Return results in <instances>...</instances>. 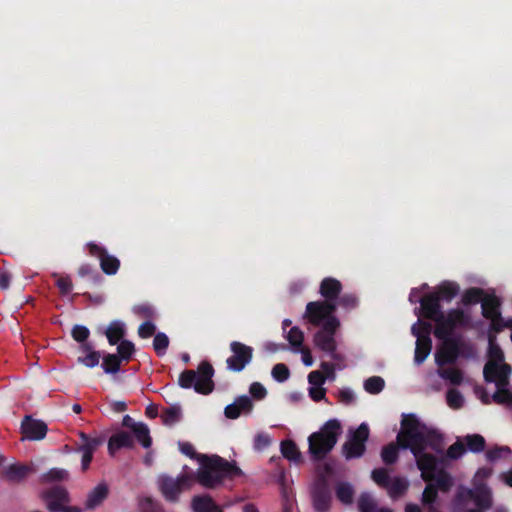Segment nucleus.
Listing matches in <instances>:
<instances>
[{
	"label": "nucleus",
	"instance_id": "56",
	"mask_svg": "<svg viewBox=\"0 0 512 512\" xmlns=\"http://www.w3.org/2000/svg\"><path fill=\"white\" fill-rule=\"evenodd\" d=\"M466 451L465 445L461 441H456L446 451V456L449 459H459Z\"/></svg>",
	"mask_w": 512,
	"mask_h": 512
},
{
	"label": "nucleus",
	"instance_id": "10",
	"mask_svg": "<svg viewBox=\"0 0 512 512\" xmlns=\"http://www.w3.org/2000/svg\"><path fill=\"white\" fill-rule=\"evenodd\" d=\"M443 341L441 347L435 355V362L439 367L454 364L460 356V340L448 336L447 338H439Z\"/></svg>",
	"mask_w": 512,
	"mask_h": 512
},
{
	"label": "nucleus",
	"instance_id": "62",
	"mask_svg": "<svg viewBox=\"0 0 512 512\" xmlns=\"http://www.w3.org/2000/svg\"><path fill=\"white\" fill-rule=\"evenodd\" d=\"M179 445V450L181 451V453H183L184 455L190 457L191 459H198L199 462L201 463V456L203 454H197L195 452V449L193 447V445L189 442H179L178 443Z\"/></svg>",
	"mask_w": 512,
	"mask_h": 512
},
{
	"label": "nucleus",
	"instance_id": "12",
	"mask_svg": "<svg viewBox=\"0 0 512 512\" xmlns=\"http://www.w3.org/2000/svg\"><path fill=\"white\" fill-rule=\"evenodd\" d=\"M79 438L81 439V444L76 451L82 453L81 468L82 471H86L92 462L94 452L103 443V438L90 437L84 432L79 433Z\"/></svg>",
	"mask_w": 512,
	"mask_h": 512
},
{
	"label": "nucleus",
	"instance_id": "22",
	"mask_svg": "<svg viewBox=\"0 0 512 512\" xmlns=\"http://www.w3.org/2000/svg\"><path fill=\"white\" fill-rule=\"evenodd\" d=\"M427 483L434 484L435 489L443 493L449 492L454 485L451 474L443 468H440L435 472L433 477Z\"/></svg>",
	"mask_w": 512,
	"mask_h": 512
},
{
	"label": "nucleus",
	"instance_id": "64",
	"mask_svg": "<svg viewBox=\"0 0 512 512\" xmlns=\"http://www.w3.org/2000/svg\"><path fill=\"white\" fill-rule=\"evenodd\" d=\"M271 443V439L267 434L258 433L254 438V448L261 451L267 448Z\"/></svg>",
	"mask_w": 512,
	"mask_h": 512
},
{
	"label": "nucleus",
	"instance_id": "54",
	"mask_svg": "<svg viewBox=\"0 0 512 512\" xmlns=\"http://www.w3.org/2000/svg\"><path fill=\"white\" fill-rule=\"evenodd\" d=\"M271 373L273 378L278 382H284L290 376L289 368L283 363L274 365Z\"/></svg>",
	"mask_w": 512,
	"mask_h": 512
},
{
	"label": "nucleus",
	"instance_id": "30",
	"mask_svg": "<svg viewBox=\"0 0 512 512\" xmlns=\"http://www.w3.org/2000/svg\"><path fill=\"white\" fill-rule=\"evenodd\" d=\"M217 506L209 495L194 496L191 502L193 512H211Z\"/></svg>",
	"mask_w": 512,
	"mask_h": 512
},
{
	"label": "nucleus",
	"instance_id": "3",
	"mask_svg": "<svg viewBox=\"0 0 512 512\" xmlns=\"http://www.w3.org/2000/svg\"><path fill=\"white\" fill-rule=\"evenodd\" d=\"M342 433V425L338 419L325 422L319 431L308 437V453L313 462L324 460L335 447Z\"/></svg>",
	"mask_w": 512,
	"mask_h": 512
},
{
	"label": "nucleus",
	"instance_id": "63",
	"mask_svg": "<svg viewBox=\"0 0 512 512\" xmlns=\"http://www.w3.org/2000/svg\"><path fill=\"white\" fill-rule=\"evenodd\" d=\"M142 512H164L162 507L151 498H145L140 503Z\"/></svg>",
	"mask_w": 512,
	"mask_h": 512
},
{
	"label": "nucleus",
	"instance_id": "23",
	"mask_svg": "<svg viewBox=\"0 0 512 512\" xmlns=\"http://www.w3.org/2000/svg\"><path fill=\"white\" fill-rule=\"evenodd\" d=\"M133 446V438L126 431H120L112 435L108 441V451L111 455H113L116 450L121 448H132Z\"/></svg>",
	"mask_w": 512,
	"mask_h": 512
},
{
	"label": "nucleus",
	"instance_id": "1",
	"mask_svg": "<svg viewBox=\"0 0 512 512\" xmlns=\"http://www.w3.org/2000/svg\"><path fill=\"white\" fill-rule=\"evenodd\" d=\"M201 466L196 473H181L176 478L163 474L158 477V487L166 501L176 503L182 492L192 488L195 482L207 489H215L225 479L233 480L243 475L235 462L218 455H202Z\"/></svg>",
	"mask_w": 512,
	"mask_h": 512
},
{
	"label": "nucleus",
	"instance_id": "58",
	"mask_svg": "<svg viewBox=\"0 0 512 512\" xmlns=\"http://www.w3.org/2000/svg\"><path fill=\"white\" fill-rule=\"evenodd\" d=\"M511 452L508 446H496L486 452V458L489 461H496L503 457L505 454H509Z\"/></svg>",
	"mask_w": 512,
	"mask_h": 512
},
{
	"label": "nucleus",
	"instance_id": "13",
	"mask_svg": "<svg viewBox=\"0 0 512 512\" xmlns=\"http://www.w3.org/2000/svg\"><path fill=\"white\" fill-rule=\"evenodd\" d=\"M331 491L325 477H321L312 490L313 507L317 512H328L331 505Z\"/></svg>",
	"mask_w": 512,
	"mask_h": 512
},
{
	"label": "nucleus",
	"instance_id": "31",
	"mask_svg": "<svg viewBox=\"0 0 512 512\" xmlns=\"http://www.w3.org/2000/svg\"><path fill=\"white\" fill-rule=\"evenodd\" d=\"M408 482L400 477H395L393 480L390 479V484L386 489L391 498L396 499L402 496L408 489Z\"/></svg>",
	"mask_w": 512,
	"mask_h": 512
},
{
	"label": "nucleus",
	"instance_id": "32",
	"mask_svg": "<svg viewBox=\"0 0 512 512\" xmlns=\"http://www.w3.org/2000/svg\"><path fill=\"white\" fill-rule=\"evenodd\" d=\"M133 433H134L137 441L144 448L151 447L152 439L150 437L149 428L146 424H144L142 422H138L137 425L133 427Z\"/></svg>",
	"mask_w": 512,
	"mask_h": 512
},
{
	"label": "nucleus",
	"instance_id": "29",
	"mask_svg": "<svg viewBox=\"0 0 512 512\" xmlns=\"http://www.w3.org/2000/svg\"><path fill=\"white\" fill-rule=\"evenodd\" d=\"M336 498L343 505H351L354 499V488L349 482L341 481L335 486Z\"/></svg>",
	"mask_w": 512,
	"mask_h": 512
},
{
	"label": "nucleus",
	"instance_id": "39",
	"mask_svg": "<svg viewBox=\"0 0 512 512\" xmlns=\"http://www.w3.org/2000/svg\"><path fill=\"white\" fill-rule=\"evenodd\" d=\"M385 386V381L380 376H372L365 380L364 389L370 394L380 393Z\"/></svg>",
	"mask_w": 512,
	"mask_h": 512
},
{
	"label": "nucleus",
	"instance_id": "4",
	"mask_svg": "<svg viewBox=\"0 0 512 512\" xmlns=\"http://www.w3.org/2000/svg\"><path fill=\"white\" fill-rule=\"evenodd\" d=\"M214 368L208 361H202L197 370H184L178 378L183 389L194 388L195 392L208 395L214 390Z\"/></svg>",
	"mask_w": 512,
	"mask_h": 512
},
{
	"label": "nucleus",
	"instance_id": "27",
	"mask_svg": "<svg viewBox=\"0 0 512 512\" xmlns=\"http://www.w3.org/2000/svg\"><path fill=\"white\" fill-rule=\"evenodd\" d=\"M126 334L125 325L121 321H112L106 331L105 335L110 345H116L122 340Z\"/></svg>",
	"mask_w": 512,
	"mask_h": 512
},
{
	"label": "nucleus",
	"instance_id": "26",
	"mask_svg": "<svg viewBox=\"0 0 512 512\" xmlns=\"http://www.w3.org/2000/svg\"><path fill=\"white\" fill-rule=\"evenodd\" d=\"M280 450L283 457L287 460L295 464L303 462L302 454L293 440L286 439L281 441Z\"/></svg>",
	"mask_w": 512,
	"mask_h": 512
},
{
	"label": "nucleus",
	"instance_id": "46",
	"mask_svg": "<svg viewBox=\"0 0 512 512\" xmlns=\"http://www.w3.org/2000/svg\"><path fill=\"white\" fill-rule=\"evenodd\" d=\"M372 480L380 487L386 488L390 484V476L385 468H376L371 473Z\"/></svg>",
	"mask_w": 512,
	"mask_h": 512
},
{
	"label": "nucleus",
	"instance_id": "59",
	"mask_svg": "<svg viewBox=\"0 0 512 512\" xmlns=\"http://www.w3.org/2000/svg\"><path fill=\"white\" fill-rule=\"evenodd\" d=\"M156 326L151 321L142 323L138 328V335L142 339H147L155 335Z\"/></svg>",
	"mask_w": 512,
	"mask_h": 512
},
{
	"label": "nucleus",
	"instance_id": "37",
	"mask_svg": "<svg viewBox=\"0 0 512 512\" xmlns=\"http://www.w3.org/2000/svg\"><path fill=\"white\" fill-rule=\"evenodd\" d=\"M116 354L122 361L128 363L135 353V345L129 340H122L118 343Z\"/></svg>",
	"mask_w": 512,
	"mask_h": 512
},
{
	"label": "nucleus",
	"instance_id": "43",
	"mask_svg": "<svg viewBox=\"0 0 512 512\" xmlns=\"http://www.w3.org/2000/svg\"><path fill=\"white\" fill-rule=\"evenodd\" d=\"M162 421L166 425H173L181 419V409L178 406H171L164 410L161 415Z\"/></svg>",
	"mask_w": 512,
	"mask_h": 512
},
{
	"label": "nucleus",
	"instance_id": "45",
	"mask_svg": "<svg viewBox=\"0 0 512 512\" xmlns=\"http://www.w3.org/2000/svg\"><path fill=\"white\" fill-rule=\"evenodd\" d=\"M438 498V490L435 489L434 484L426 485L423 493H422V503L423 505L429 507L435 506V502Z\"/></svg>",
	"mask_w": 512,
	"mask_h": 512
},
{
	"label": "nucleus",
	"instance_id": "35",
	"mask_svg": "<svg viewBox=\"0 0 512 512\" xmlns=\"http://www.w3.org/2000/svg\"><path fill=\"white\" fill-rule=\"evenodd\" d=\"M397 444H399L397 442ZM399 445L390 443L382 448L381 458L386 465H393L397 462L399 457Z\"/></svg>",
	"mask_w": 512,
	"mask_h": 512
},
{
	"label": "nucleus",
	"instance_id": "33",
	"mask_svg": "<svg viewBox=\"0 0 512 512\" xmlns=\"http://www.w3.org/2000/svg\"><path fill=\"white\" fill-rule=\"evenodd\" d=\"M439 376L444 380L449 381L452 385L458 386L463 382V373L460 369L449 367L442 368L439 370Z\"/></svg>",
	"mask_w": 512,
	"mask_h": 512
},
{
	"label": "nucleus",
	"instance_id": "25",
	"mask_svg": "<svg viewBox=\"0 0 512 512\" xmlns=\"http://www.w3.org/2000/svg\"><path fill=\"white\" fill-rule=\"evenodd\" d=\"M424 333L426 336L416 339L414 362L417 365L422 364L426 360L432 349L431 337H427V331Z\"/></svg>",
	"mask_w": 512,
	"mask_h": 512
},
{
	"label": "nucleus",
	"instance_id": "57",
	"mask_svg": "<svg viewBox=\"0 0 512 512\" xmlns=\"http://www.w3.org/2000/svg\"><path fill=\"white\" fill-rule=\"evenodd\" d=\"M71 335L76 342L83 343L88 339L90 331L86 326L75 325L72 328Z\"/></svg>",
	"mask_w": 512,
	"mask_h": 512
},
{
	"label": "nucleus",
	"instance_id": "7",
	"mask_svg": "<svg viewBox=\"0 0 512 512\" xmlns=\"http://www.w3.org/2000/svg\"><path fill=\"white\" fill-rule=\"evenodd\" d=\"M369 434L368 425L361 423L351 437L342 445V454L346 460L358 459L364 455Z\"/></svg>",
	"mask_w": 512,
	"mask_h": 512
},
{
	"label": "nucleus",
	"instance_id": "11",
	"mask_svg": "<svg viewBox=\"0 0 512 512\" xmlns=\"http://www.w3.org/2000/svg\"><path fill=\"white\" fill-rule=\"evenodd\" d=\"M89 254L99 259L101 270L107 275H115L120 268V261L117 257L108 253V251L93 242L87 245Z\"/></svg>",
	"mask_w": 512,
	"mask_h": 512
},
{
	"label": "nucleus",
	"instance_id": "24",
	"mask_svg": "<svg viewBox=\"0 0 512 512\" xmlns=\"http://www.w3.org/2000/svg\"><path fill=\"white\" fill-rule=\"evenodd\" d=\"M500 302L495 295L486 296L481 302L482 315L486 319L496 320L500 318Z\"/></svg>",
	"mask_w": 512,
	"mask_h": 512
},
{
	"label": "nucleus",
	"instance_id": "41",
	"mask_svg": "<svg viewBox=\"0 0 512 512\" xmlns=\"http://www.w3.org/2000/svg\"><path fill=\"white\" fill-rule=\"evenodd\" d=\"M376 501L368 492H362L358 499L359 512H374L376 509Z\"/></svg>",
	"mask_w": 512,
	"mask_h": 512
},
{
	"label": "nucleus",
	"instance_id": "61",
	"mask_svg": "<svg viewBox=\"0 0 512 512\" xmlns=\"http://www.w3.org/2000/svg\"><path fill=\"white\" fill-rule=\"evenodd\" d=\"M249 392L255 400H262L267 395L266 388L260 382H253L249 387Z\"/></svg>",
	"mask_w": 512,
	"mask_h": 512
},
{
	"label": "nucleus",
	"instance_id": "49",
	"mask_svg": "<svg viewBox=\"0 0 512 512\" xmlns=\"http://www.w3.org/2000/svg\"><path fill=\"white\" fill-rule=\"evenodd\" d=\"M78 274L81 277H89L95 283H100L102 276L100 273L90 264H82L78 269Z\"/></svg>",
	"mask_w": 512,
	"mask_h": 512
},
{
	"label": "nucleus",
	"instance_id": "38",
	"mask_svg": "<svg viewBox=\"0 0 512 512\" xmlns=\"http://www.w3.org/2000/svg\"><path fill=\"white\" fill-rule=\"evenodd\" d=\"M484 298V291L481 288L472 287L467 289L462 295V303L464 305L477 304L482 302Z\"/></svg>",
	"mask_w": 512,
	"mask_h": 512
},
{
	"label": "nucleus",
	"instance_id": "6",
	"mask_svg": "<svg viewBox=\"0 0 512 512\" xmlns=\"http://www.w3.org/2000/svg\"><path fill=\"white\" fill-rule=\"evenodd\" d=\"M470 317L459 308L451 309L447 314H442L436 323L434 335L436 338H447L457 327H466L469 325Z\"/></svg>",
	"mask_w": 512,
	"mask_h": 512
},
{
	"label": "nucleus",
	"instance_id": "9",
	"mask_svg": "<svg viewBox=\"0 0 512 512\" xmlns=\"http://www.w3.org/2000/svg\"><path fill=\"white\" fill-rule=\"evenodd\" d=\"M231 355L226 359L227 369L239 373L243 371L253 359V348L240 341H232L229 345Z\"/></svg>",
	"mask_w": 512,
	"mask_h": 512
},
{
	"label": "nucleus",
	"instance_id": "19",
	"mask_svg": "<svg viewBox=\"0 0 512 512\" xmlns=\"http://www.w3.org/2000/svg\"><path fill=\"white\" fill-rule=\"evenodd\" d=\"M467 495L474 501L477 506L476 509L486 511L492 507V493L486 485H480L474 489H468Z\"/></svg>",
	"mask_w": 512,
	"mask_h": 512
},
{
	"label": "nucleus",
	"instance_id": "60",
	"mask_svg": "<svg viewBox=\"0 0 512 512\" xmlns=\"http://www.w3.org/2000/svg\"><path fill=\"white\" fill-rule=\"evenodd\" d=\"M488 355L490 360L492 362L501 363L504 360V354L501 348L493 343L492 341L489 342V349H488Z\"/></svg>",
	"mask_w": 512,
	"mask_h": 512
},
{
	"label": "nucleus",
	"instance_id": "53",
	"mask_svg": "<svg viewBox=\"0 0 512 512\" xmlns=\"http://www.w3.org/2000/svg\"><path fill=\"white\" fill-rule=\"evenodd\" d=\"M427 330V337H430L431 331H432V325L429 322H423L421 320H418L417 323H415L411 328V333L419 339V337H424Z\"/></svg>",
	"mask_w": 512,
	"mask_h": 512
},
{
	"label": "nucleus",
	"instance_id": "48",
	"mask_svg": "<svg viewBox=\"0 0 512 512\" xmlns=\"http://www.w3.org/2000/svg\"><path fill=\"white\" fill-rule=\"evenodd\" d=\"M69 477L67 470L63 468H52L44 474L43 478L47 482L64 481Z\"/></svg>",
	"mask_w": 512,
	"mask_h": 512
},
{
	"label": "nucleus",
	"instance_id": "52",
	"mask_svg": "<svg viewBox=\"0 0 512 512\" xmlns=\"http://www.w3.org/2000/svg\"><path fill=\"white\" fill-rule=\"evenodd\" d=\"M497 387V391L492 396L493 401L497 404H512V393L503 388L504 386Z\"/></svg>",
	"mask_w": 512,
	"mask_h": 512
},
{
	"label": "nucleus",
	"instance_id": "17",
	"mask_svg": "<svg viewBox=\"0 0 512 512\" xmlns=\"http://www.w3.org/2000/svg\"><path fill=\"white\" fill-rule=\"evenodd\" d=\"M422 315L435 322H438L440 316L443 314L442 306L439 297L436 294L430 293L420 299Z\"/></svg>",
	"mask_w": 512,
	"mask_h": 512
},
{
	"label": "nucleus",
	"instance_id": "14",
	"mask_svg": "<svg viewBox=\"0 0 512 512\" xmlns=\"http://www.w3.org/2000/svg\"><path fill=\"white\" fill-rule=\"evenodd\" d=\"M42 499L50 512H59L70 501L68 491L62 486H53L44 491Z\"/></svg>",
	"mask_w": 512,
	"mask_h": 512
},
{
	"label": "nucleus",
	"instance_id": "55",
	"mask_svg": "<svg viewBox=\"0 0 512 512\" xmlns=\"http://www.w3.org/2000/svg\"><path fill=\"white\" fill-rule=\"evenodd\" d=\"M101 354L99 351H90L83 357L78 358V362L88 368L96 367L99 364Z\"/></svg>",
	"mask_w": 512,
	"mask_h": 512
},
{
	"label": "nucleus",
	"instance_id": "2",
	"mask_svg": "<svg viewBox=\"0 0 512 512\" xmlns=\"http://www.w3.org/2000/svg\"><path fill=\"white\" fill-rule=\"evenodd\" d=\"M400 448L409 449L414 455L421 478L429 482L437 472L438 464L442 462L436 456L425 452L430 446L437 453L442 452L441 436L426 425L422 424L414 414L403 415L401 431L397 435Z\"/></svg>",
	"mask_w": 512,
	"mask_h": 512
},
{
	"label": "nucleus",
	"instance_id": "28",
	"mask_svg": "<svg viewBox=\"0 0 512 512\" xmlns=\"http://www.w3.org/2000/svg\"><path fill=\"white\" fill-rule=\"evenodd\" d=\"M460 287L455 282L444 281L437 290L433 292L439 297V301L451 302L454 297L459 293Z\"/></svg>",
	"mask_w": 512,
	"mask_h": 512
},
{
	"label": "nucleus",
	"instance_id": "5",
	"mask_svg": "<svg viewBox=\"0 0 512 512\" xmlns=\"http://www.w3.org/2000/svg\"><path fill=\"white\" fill-rule=\"evenodd\" d=\"M340 327L338 318H331L330 321L323 323L322 327L314 335V344L321 351L327 353L333 360H341V355L337 353V342L335 334Z\"/></svg>",
	"mask_w": 512,
	"mask_h": 512
},
{
	"label": "nucleus",
	"instance_id": "42",
	"mask_svg": "<svg viewBox=\"0 0 512 512\" xmlns=\"http://www.w3.org/2000/svg\"><path fill=\"white\" fill-rule=\"evenodd\" d=\"M169 346V338L168 336L163 333L159 332L155 334L154 340H153V348L155 350V353L161 357L166 353V350Z\"/></svg>",
	"mask_w": 512,
	"mask_h": 512
},
{
	"label": "nucleus",
	"instance_id": "18",
	"mask_svg": "<svg viewBox=\"0 0 512 512\" xmlns=\"http://www.w3.org/2000/svg\"><path fill=\"white\" fill-rule=\"evenodd\" d=\"M32 467L24 464H10L0 472V477L10 484H19L32 473Z\"/></svg>",
	"mask_w": 512,
	"mask_h": 512
},
{
	"label": "nucleus",
	"instance_id": "34",
	"mask_svg": "<svg viewBox=\"0 0 512 512\" xmlns=\"http://www.w3.org/2000/svg\"><path fill=\"white\" fill-rule=\"evenodd\" d=\"M121 358H119L116 354H106L103 356V361L101 367L104 372L107 374H115L119 372L121 367Z\"/></svg>",
	"mask_w": 512,
	"mask_h": 512
},
{
	"label": "nucleus",
	"instance_id": "16",
	"mask_svg": "<svg viewBox=\"0 0 512 512\" xmlns=\"http://www.w3.org/2000/svg\"><path fill=\"white\" fill-rule=\"evenodd\" d=\"M253 402L247 395H241L235 398L234 402L227 405L224 409V415L228 419H237L241 414L248 415L253 410Z\"/></svg>",
	"mask_w": 512,
	"mask_h": 512
},
{
	"label": "nucleus",
	"instance_id": "20",
	"mask_svg": "<svg viewBox=\"0 0 512 512\" xmlns=\"http://www.w3.org/2000/svg\"><path fill=\"white\" fill-rule=\"evenodd\" d=\"M342 284L333 277L324 278L319 286V293L324 298L323 301L335 302L342 291Z\"/></svg>",
	"mask_w": 512,
	"mask_h": 512
},
{
	"label": "nucleus",
	"instance_id": "40",
	"mask_svg": "<svg viewBox=\"0 0 512 512\" xmlns=\"http://www.w3.org/2000/svg\"><path fill=\"white\" fill-rule=\"evenodd\" d=\"M336 301L337 302L335 303L337 306H340L347 311L353 310L358 306V298L353 293L340 294Z\"/></svg>",
	"mask_w": 512,
	"mask_h": 512
},
{
	"label": "nucleus",
	"instance_id": "51",
	"mask_svg": "<svg viewBox=\"0 0 512 512\" xmlns=\"http://www.w3.org/2000/svg\"><path fill=\"white\" fill-rule=\"evenodd\" d=\"M446 400L448 405L453 409L461 408L464 403V398L462 394L456 389H450L447 392Z\"/></svg>",
	"mask_w": 512,
	"mask_h": 512
},
{
	"label": "nucleus",
	"instance_id": "36",
	"mask_svg": "<svg viewBox=\"0 0 512 512\" xmlns=\"http://www.w3.org/2000/svg\"><path fill=\"white\" fill-rule=\"evenodd\" d=\"M467 449L474 453H480L485 449V439L480 434H471L465 437Z\"/></svg>",
	"mask_w": 512,
	"mask_h": 512
},
{
	"label": "nucleus",
	"instance_id": "50",
	"mask_svg": "<svg viewBox=\"0 0 512 512\" xmlns=\"http://www.w3.org/2000/svg\"><path fill=\"white\" fill-rule=\"evenodd\" d=\"M499 372V363L488 361L483 369V376L486 382H496Z\"/></svg>",
	"mask_w": 512,
	"mask_h": 512
},
{
	"label": "nucleus",
	"instance_id": "21",
	"mask_svg": "<svg viewBox=\"0 0 512 512\" xmlns=\"http://www.w3.org/2000/svg\"><path fill=\"white\" fill-rule=\"evenodd\" d=\"M109 488L108 485L104 482L99 483L96 487H94L87 495V499L85 502V509L94 510L99 507L104 500L108 497Z\"/></svg>",
	"mask_w": 512,
	"mask_h": 512
},
{
	"label": "nucleus",
	"instance_id": "47",
	"mask_svg": "<svg viewBox=\"0 0 512 512\" xmlns=\"http://www.w3.org/2000/svg\"><path fill=\"white\" fill-rule=\"evenodd\" d=\"M52 276L57 278L56 286L58 287L61 295H67L72 291L73 284L68 275L59 276L58 273H53Z\"/></svg>",
	"mask_w": 512,
	"mask_h": 512
},
{
	"label": "nucleus",
	"instance_id": "44",
	"mask_svg": "<svg viewBox=\"0 0 512 512\" xmlns=\"http://www.w3.org/2000/svg\"><path fill=\"white\" fill-rule=\"evenodd\" d=\"M290 345L295 349H299L302 347L304 341V334L302 330H300L297 326L292 327L286 336Z\"/></svg>",
	"mask_w": 512,
	"mask_h": 512
},
{
	"label": "nucleus",
	"instance_id": "15",
	"mask_svg": "<svg viewBox=\"0 0 512 512\" xmlns=\"http://www.w3.org/2000/svg\"><path fill=\"white\" fill-rule=\"evenodd\" d=\"M21 432L26 439L39 441L46 437L48 427L44 421L26 415L21 422Z\"/></svg>",
	"mask_w": 512,
	"mask_h": 512
},
{
	"label": "nucleus",
	"instance_id": "8",
	"mask_svg": "<svg viewBox=\"0 0 512 512\" xmlns=\"http://www.w3.org/2000/svg\"><path fill=\"white\" fill-rule=\"evenodd\" d=\"M337 305L330 301H311L306 305L304 318L313 326H322L323 323L337 318L335 312Z\"/></svg>",
	"mask_w": 512,
	"mask_h": 512
}]
</instances>
